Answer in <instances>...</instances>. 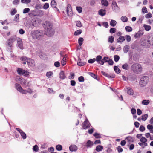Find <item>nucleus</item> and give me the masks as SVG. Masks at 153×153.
<instances>
[{
	"label": "nucleus",
	"instance_id": "680f3d73",
	"mask_svg": "<svg viewBox=\"0 0 153 153\" xmlns=\"http://www.w3.org/2000/svg\"><path fill=\"white\" fill-rule=\"evenodd\" d=\"M116 29L114 28H112L110 30V33L111 34L114 33L116 31Z\"/></svg>",
	"mask_w": 153,
	"mask_h": 153
},
{
	"label": "nucleus",
	"instance_id": "f704fd0d",
	"mask_svg": "<svg viewBox=\"0 0 153 153\" xmlns=\"http://www.w3.org/2000/svg\"><path fill=\"white\" fill-rule=\"evenodd\" d=\"M126 31L128 32H130L132 30V29L131 27L129 26H127L125 27Z\"/></svg>",
	"mask_w": 153,
	"mask_h": 153
},
{
	"label": "nucleus",
	"instance_id": "37998d69",
	"mask_svg": "<svg viewBox=\"0 0 153 153\" xmlns=\"http://www.w3.org/2000/svg\"><path fill=\"white\" fill-rule=\"evenodd\" d=\"M82 31L81 30H78L75 31L74 33V35H78L80 34L82 32Z\"/></svg>",
	"mask_w": 153,
	"mask_h": 153
},
{
	"label": "nucleus",
	"instance_id": "473e14b6",
	"mask_svg": "<svg viewBox=\"0 0 153 153\" xmlns=\"http://www.w3.org/2000/svg\"><path fill=\"white\" fill-rule=\"evenodd\" d=\"M149 100H145L142 101V104L143 105H146L149 104Z\"/></svg>",
	"mask_w": 153,
	"mask_h": 153
},
{
	"label": "nucleus",
	"instance_id": "13d9d810",
	"mask_svg": "<svg viewBox=\"0 0 153 153\" xmlns=\"http://www.w3.org/2000/svg\"><path fill=\"white\" fill-rule=\"evenodd\" d=\"M114 61L116 62H118L120 59L119 56L117 55H114Z\"/></svg>",
	"mask_w": 153,
	"mask_h": 153
},
{
	"label": "nucleus",
	"instance_id": "39448f33",
	"mask_svg": "<svg viewBox=\"0 0 153 153\" xmlns=\"http://www.w3.org/2000/svg\"><path fill=\"white\" fill-rule=\"evenodd\" d=\"M15 85L16 89L22 94H25L27 93H28L30 94L32 93L33 92L32 90L30 88H28L27 90H26L23 89L19 84L16 83Z\"/></svg>",
	"mask_w": 153,
	"mask_h": 153
},
{
	"label": "nucleus",
	"instance_id": "6ab92c4d",
	"mask_svg": "<svg viewBox=\"0 0 153 153\" xmlns=\"http://www.w3.org/2000/svg\"><path fill=\"white\" fill-rule=\"evenodd\" d=\"M125 40V38L124 36H120L117 39V42L120 43H122Z\"/></svg>",
	"mask_w": 153,
	"mask_h": 153
},
{
	"label": "nucleus",
	"instance_id": "4468645a",
	"mask_svg": "<svg viewBox=\"0 0 153 153\" xmlns=\"http://www.w3.org/2000/svg\"><path fill=\"white\" fill-rule=\"evenodd\" d=\"M35 22L36 21L34 22L31 21L29 22L26 23V26L27 27L31 28V29H33L34 28V27H35L34 22Z\"/></svg>",
	"mask_w": 153,
	"mask_h": 153
},
{
	"label": "nucleus",
	"instance_id": "f257e3e1",
	"mask_svg": "<svg viewBox=\"0 0 153 153\" xmlns=\"http://www.w3.org/2000/svg\"><path fill=\"white\" fill-rule=\"evenodd\" d=\"M31 36L33 41H37L41 40L43 37V34L39 30H33L30 33Z\"/></svg>",
	"mask_w": 153,
	"mask_h": 153
},
{
	"label": "nucleus",
	"instance_id": "aec40b11",
	"mask_svg": "<svg viewBox=\"0 0 153 153\" xmlns=\"http://www.w3.org/2000/svg\"><path fill=\"white\" fill-rule=\"evenodd\" d=\"M17 45L19 48L21 49H23V42L21 39H19L17 41Z\"/></svg>",
	"mask_w": 153,
	"mask_h": 153
},
{
	"label": "nucleus",
	"instance_id": "79ce46f5",
	"mask_svg": "<svg viewBox=\"0 0 153 153\" xmlns=\"http://www.w3.org/2000/svg\"><path fill=\"white\" fill-rule=\"evenodd\" d=\"M27 82V80H25L22 78L20 83L21 84H22L23 85H26Z\"/></svg>",
	"mask_w": 153,
	"mask_h": 153
},
{
	"label": "nucleus",
	"instance_id": "e2e57ef3",
	"mask_svg": "<svg viewBox=\"0 0 153 153\" xmlns=\"http://www.w3.org/2000/svg\"><path fill=\"white\" fill-rule=\"evenodd\" d=\"M35 8L37 9H41L42 8V5L39 4H37L35 6Z\"/></svg>",
	"mask_w": 153,
	"mask_h": 153
},
{
	"label": "nucleus",
	"instance_id": "9d476101",
	"mask_svg": "<svg viewBox=\"0 0 153 153\" xmlns=\"http://www.w3.org/2000/svg\"><path fill=\"white\" fill-rule=\"evenodd\" d=\"M90 124L88 120L86 118L85 121L82 124V127L84 129H86L90 127Z\"/></svg>",
	"mask_w": 153,
	"mask_h": 153
},
{
	"label": "nucleus",
	"instance_id": "a18cd8bd",
	"mask_svg": "<svg viewBox=\"0 0 153 153\" xmlns=\"http://www.w3.org/2000/svg\"><path fill=\"white\" fill-rule=\"evenodd\" d=\"M62 146L61 145L58 144L56 146V149L59 151H61L62 150Z\"/></svg>",
	"mask_w": 153,
	"mask_h": 153
},
{
	"label": "nucleus",
	"instance_id": "dca6fc26",
	"mask_svg": "<svg viewBox=\"0 0 153 153\" xmlns=\"http://www.w3.org/2000/svg\"><path fill=\"white\" fill-rule=\"evenodd\" d=\"M69 149L71 152H76L77 150L78 147L75 145H72L70 146Z\"/></svg>",
	"mask_w": 153,
	"mask_h": 153
},
{
	"label": "nucleus",
	"instance_id": "052dcab7",
	"mask_svg": "<svg viewBox=\"0 0 153 153\" xmlns=\"http://www.w3.org/2000/svg\"><path fill=\"white\" fill-rule=\"evenodd\" d=\"M78 80L79 82H83L84 81V78L82 76L79 77L78 78Z\"/></svg>",
	"mask_w": 153,
	"mask_h": 153
},
{
	"label": "nucleus",
	"instance_id": "ddd939ff",
	"mask_svg": "<svg viewBox=\"0 0 153 153\" xmlns=\"http://www.w3.org/2000/svg\"><path fill=\"white\" fill-rule=\"evenodd\" d=\"M67 12L68 15L71 16L72 14V11L71 5L70 4H68L67 7Z\"/></svg>",
	"mask_w": 153,
	"mask_h": 153
},
{
	"label": "nucleus",
	"instance_id": "6e6d98bb",
	"mask_svg": "<svg viewBox=\"0 0 153 153\" xmlns=\"http://www.w3.org/2000/svg\"><path fill=\"white\" fill-rule=\"evenodd\" d=\"M30 11V9L29 8H25L23 9V13L26 14L28 13Z\"/></svg>",
	"mask_w": 153,
	"mask_h": 153
},
{
	"label": "nucleus",
	"instance_id": "69168bd1",
	"mask_svg": "<svg viewBox=\"0 0 153 153\" xmlns=\"http://www.w3.org/2000/svg\"><path fill=\"white\" fill-rule=\"evenodd\" d=\"M142 12L143 13H147V10L146 8L145 7H144L142 9Z\"/></svg>",
	"mask_w": 153,
	"mask_h": 153
},
{
	"label": "nucleus",
	"instance_id": "2eb2a0df",
	"mask_svg": "<svg viewBox=\"0 0 153 153\" xmlns=\"http://www.w3.org/2000/svg\"><path fill=\"white\" fill-rule=\"evenodd\" d=\"M102 57L100 55H98L96 57V59H95V61H96L97 63L100 65H103L104 62L102 61Z\"/></svg>",
	"mask_w": 153,
	"mask_h": 153
},
{
	"label": "nucleus",
	"instance_id": "20e7f679",
	"mask_svg": "<svg viewBox=\"0 0 153 153\" xmlns=\"http://www.w3.org/2000/svg\"><path fill=\"white\" fill-rule=\"evenodd\" d=\"M52 24L48 22L46 23L45 26V29L46 30V34L49 36H52L54 34L53 30L52 28Z\"/></svg>",
	"mask_w": 153,
	"mask_h": 153
},
{
	"label": "nucleus",
	"instance_id": "72a5a7b5",
	"mask_svg": "<svg viewBox=\"0 0 153 153\" xmlns=\"http://www.w3.org/2000/svg\"><path fill=\"white\" fill-rule=\"evenodd\" d=\"M139 145L142 148H144L145 147L147 146V143H141V142H139L138 143Z\"/></svg>",
	"mask_w": 153,
	"mask_h": 153
},
{
	"label": "nucleus",
	"instance_id": "ea45409f",
	"mask_svg": "<svg viewBox=\"0 0 153 153\" xmlns=\"http://www.w3.org/2000/svg\"><path fill=\"white\" fill-rule=\"evenodd\" d=\"M140 141L141 142V143H146V142H147V139L144 137H142L141 138L140 140Z\"/></svg>",
	"mask_w": 153,
	"mask_h": 153
},
{
	"label": "nucleus",
	"instance_id": "2f4dec72",
	"mask_svg": "<svg viewBox=\"0 0 153 153\" xmlns=\"http://www.w3.org/2000/svg\"><path fill=\"white\" fill-rule=\"evenodd\" d=\"M121 20L123 22H126L128 20V19L127 17L125 16H122L120 18Z\"/></svg>",
	"mask_w": 153,
	"mask_h": 153
},
{
	"label": "nucleus",
	"instance_id": "a19ab883",
	"mask_svg": "<svg viewBox=\"0 0 153 153\" xmlns=\"http://www.w3.org/2000/svg\"><path fill=\"white\" fill-rule=\"evenodd\" d=\"M49 7V4L48 3H46L43 6L42 8L45 10L48 9Z\"/></svg>",
	"mask_w": 153,
	"mask_h": 153
},
{
	"label": "nucleus",
	"instance_id": "5701e85b",
	"mask_svg": "<svg viewBox=\"0 0 153 153\" xmlns=\"http://www.w3.org/2000/svg\"><path fill=\"white\" fill-rule=\"evenodd\" d=\"M85 64V61L82 60L79 58L78 61L77 62V65L79 66H82L84 65Z\"/></svg>",
	"mask_w": 153,
	"mask_h": 153
},
{
	"label": "nucleus",
	"instance_id": "a878e982",
	"mask_svg": "<svg viewBox=\"0 0 153 153\" xmlns=\"http://www.w3.org/2000/svg\"><path fill=\"white\" fill-rule=\"evenodd\" d=\"M101 2L103 5L106 7L108 5V2L107 0H101Z\"/></svg>",
	"mask_w": 153,
	"mask_h": 153
},
{
	"label": "nucleus",
	"instance_id": "338daca9",
	"mask_svg": "<svg viewBox=\"0 0 153 153\" xmlns=\"http://www.w3.org/2000/svg\"><path fill=\"white\" fill-rule=\"evenodd\" d=\"M145 127L143 125H141L140 126L139 130L141 132H143L145 130Z\"/></svg>",
	"mask_w": 153,
	"mask_h": 153
},
{
	"label": "nucleus",
	"instance_id": "1a4fd4ad",
	"mask_svg": "<svg viewBox=\"0 0 153 153\" xmlns=\"http://www.w3.org/2000/svg\"><path fill=\"white\" fill-rule=\"evenodd\" d=\"M82 145L83 146L86 147L88 148H91L93 145L94 143L90 140H88L85 143H83Z\"/></svg>",
	"mask_w": 153,
	"mask_h": 153
},
{
	"label": "nucleus",
	"instance_id": "c9c22d12",
	"mask_svg": "<svg viewBox=\"0 0 153 153\" xmlns=\"http://www.w3.org/2000/svg\"><path fill=\"white\" fill-rule=\"evenodd\" d=\"M51 5L53 8H55L56 7V3L55 1L54 0L52 1L51 3Z\"/></svg>",
	"mask_w": 153,
	"mask_h": 153
},
{
	"label": "nucleus",
	"instance_id": "8fccbe9b",
	"mask_svg": "<svg viewBox=\"0 0 153 153\" xmlns=\"http://www.w3.org/2000/svg\"><path fill=\"white\" fill-rule=\"evenodd\" d=\"M109 58L108 57L105 56L103 57V59H102V61L104 62H107Z\"/></svg>",
	"mask_w": 153,
	"mask_h": 153
},
{
	"label": "nucleus",
	"instance_id": "4c0bfd02",
	"mask_svg": "<svg viewBox=\"0 0 153 153\" xmlns=\"http://www.w3.org/2000/svg\"><path fill=\"white\" fill-rule=\"evenodd\" d=\"M148 117V115L147 114H146L144 115H143L142 116V120L144 121H146Z\"/></svg>",
	"mask_w": 153,
	"mask_h": 153
},
{
	"label": "nucleus",
	"instance_id": "cd10ccee",
	"mask_svg": "<svg viewBox=\"0 0 153 153\" xmlns=\"http://www.w3.org/2000/svg\"><path fill=\"white\" fill-rule=\"evenodd\" d=\"M103 149V147L102 146L99 145L96 147L95 150L97 152H100Z\"/></svg>",
	"mask_w": 153,
	"mask_h": 153
},
{
	"label": "nucleus",
	"instance_id": "a211bd4d",
	"mask_svg": "<svg viewBox=\"0 0 153 153\" xmlns=\"http://www.w3.org/2000/svg\"><path fill=\"white\" fill-rule=\"evenodd\" d=\"M143 32L141 30H139V31L134 35V37L135 38H138L142 35L143 34Z\"/></svg>",
	"mask_w": 153,
	"mask_h": 153
},
{
	"label": "nucleus",
	"instance_id": "9b49d317",
	"mask_svg": "<svg viewBox=\"0 0 153 153\" xmlns=\"http://www.w3.org/2000/svg\"><path fill=\"white\" fill-rule=\"evenodd\" d=\"M112 7L113 10L115 12H117L119 11V8L116 2L114 1H113L112 2Z\"/></svg>",
	"mask_w": 153,
	"mask_h": 153
},
{
	"label": "nucleus",
	"instance_id": "423d86ee",
	"mask_svg": "<svg viewBox=\"0 0 153 153\" xmlns=\"http://www.w3.org/2000/svg\"><path fill=\"white\" fill-rule=\"evenodd\" d=\"M149 80V78L147 76H142L140 79L139 84L140 87H143L147 84Z\"/></svg>",
	"mask_w": 153,
	"mask_h": 153
},
{
	"label": "nucleus",
	"instance_id": "f8f14e48",
	"mask_svg": "<svg viewBox=\"0 0 153 153\" xmlns=\"http://www.w3.org/2000/svg\"><path fill=\"white\" fill-rule=\"evenodd\" d=\"M16 129L20 133L21 137L23 139H25L26 138L27 136L26 134L22 130L18 128H16Z\"/></svg>",
	"mask_w": 153,
	"mask_h": 153
},
{
	"label": "nucleus",
	"instance_id": "e433bc0d",
	"mask_svg": "<svg viewBox=\"0 0 153 153\" xmlns=\"http://www.w3.org/2000/svg\"><path fill=\"white\" fill-rule=\"evenodd\" d=\"M114 69L116 73L119 74L120 72V70L118 68L117 66H115L114 67Z\"/></svg>",
	"mask_w": 153,
	"mask_h": 153
},
{
	"label": "nucleus",
	"instance_id": "4be33fe9",
	"mask_svg": "<svg viewBox=\"0 0 153 153\" xmlns=\"http://www.w3.org/2000/svg\"><path fill=\"white\" fill-rule=\"evenodd\" d=\"M98 13L99 15L101 16H104L106 14V10L104 9H100L98 11Z\"/></svg>",
	"mask_w": 153,
	"mask_h": 153
},
{
	"label": "nucleus",
	"instance_id": "58836bf2",
	"mask_svg": "<svg viewBox=\"0 0 153 153\" xmlns=\"http://www.w3.org/2000/svg\"><path fill=\"white\" fill-rule=\"evenodd\" d=\"M88 74L94 78L95 79H97V76L94 73L92 72H88Z\"/></svg>",
	"mask_w": 153,
	"mask_h": 153
},
{
	"label": "nucleus",
	"instance_id": "864d4df0",
	"mask_svg": "<svg viewBox=\"0 0 153 153\" xmlns=\"http://www.w3.org/2000/svg\"><path fill=\"white\" fill-rule=\"evenodd\" d=\"M93 136L96 138H100L101 137L100 134L98 133H96L94 134Z\"/></svg>",
	"mask_w": 153,
	"mask_h": 153
},
{
	"label": "nucleus",
	"instance_id": "c03bdc74",
	"mask_svg": "<svg viewBox=\"0 0 153 153\" xmlns=\"http://www.w3.org/2000/svg\"><path fill=\"white\" fill-rule=\"evenodd\" d=\"M83 41V39L82 37H80L78 40V43L80 46H81L82 44V42Z\"/></svg>",
	"mask_w": 153,
	"mask_h": 153
},
{
	"label": "nucleus",
	"instance_id": "774afa93",
	"mask_svg": "<svg viewBox=\"0 0 153 153\" xmlns=\"http://www.w3.org/2000/svg\"><path fill=\"white\" fill-rule=\"evenodd\" d=\"M150 40V42L153 48V34L151 36L150 40Z\"/></svg>",
	"mask_w": 153,
	"mask_h": 153
},
{
	"label": "nucleus",
	"instance_id": "6e6552de",
	"mask_svg": "<svg viewBox=\"0 0 153 153\" xmlns=\"http://www.w3.org/2000/svg\"><path fill=\"white\" fill-rule=\"evenodd\" d=\"M140 44L142 46L147 48H149L151 46L149 40L146 41L144 39L140 42Z\"/></svg>",
	"mask_w": 153,
	"mask_h": 153
},
{
	"label": "nucleus",
	"instance_id": "bf43d9fd",
	"mask_svg": "<svg viewBox=\"0 0 153 153\" xmlns=\"http://www.w3.org/2000/svg\"><path fill=\"white\" fill-rule=\"evenodd\" d=\"M8 40L12 43H13L16 40V37H13L9 39Z\"/></svg>",
	"mask_w": 153,
	"mask_h": 153
},
{
	"label": "nucleus",
	"instance_id": "bb28decb",
	"mask_svg": "<svg viewBox=\"0 0 153 153\" xmlns=\"http://www.w3.org/2000/svg\"><path fill=\"white\" fill-rule=\"evenodd\" d=\"M117 22L114 20L111 19L110 22V25L112 27H114L116 25Z\"/></svg>",
	"mask_w": 153,
	"mask_h": 153
},
{
	"label": "nucleus",
	"instance_id": "3c124183",
	"mask_svg": "<svg viewBox=\"0 0 153 153\" xmlns=\"http://www.w3.org/2000/svg\"><path fill=\"white\" fill-rule=\"evenodd\" d=\"M126 139L129 142H133L134 141L133 138L130 136L126 137Z\"/></svg>",
	"mask_w": 153,
	"mask_h": 153
},
{
	"label": "nucleus",
	"instance_id": "0e129e2a",
	"mask_svg": "<svg viewBox=\"0 0 153 153\" xmlns=\"http://www.w3.org/2000/svg\"><path fill=\"white\" fill-rule=\"evenodd\" d=\"M76 25L77 27H82L81 23L80 21H77L76 22Z\"/></svg>",
	"mask_w": 153,
	"mask_h": 153
},
{
	"label": "nucleus",
	"instance_id": "4d7b16f0",
	"mask_svg": "<svg viewBox=\"0 0 153 153\" xmlns=\"http://www.w3.org/2000/svg\"><path fill=\"white\" fill-rule=\"evenodd\" d=\"M31 1V0H21V2L23 3L28 4Z\"/></svg>",
	"mask_w": 153,
	"mask_h": 153
},
{
	"label": "nucleus",
	"instance_id": "7ed1b4c3",
	"mask_svg": "<svg viewBox=\"0 0 153 153\" xmlns=\"http://www.w3.org/2000/svg\"><path fill=\"white\" fill-rule=\"evenodd\" d=\"M20 59L23 64H25L27 62L29 66L34 67L35 65V62L32 59L28 58L26 56H23L21 57Z\"/></svg>",
	"mask_w": 153,
	"mask_h": 153
},
{
	"label": "nucleus",
	"instance_id": "393cba45",
	"mask_svg": "<svg viewBox=\"0 0 153 153\" xmlns=\"http://www.w3.org/2000/svg\"><path fill=\"white\" fill-rule=\"evenodd\" d=\"M130 47L128 45L125 46L123 48V51L124 53H127L129 51Z\"/></svg>",
	"mask_w": 153,
	"mask_h": 153
},
{
	"label": "nucleus",
	"instance_id": "603ef678",
	"mask_svg": "<svg viewBox=\"0 0 153 153\" xmlns=\"http://www.w3.org/2000/svg\"><path fill=\"white\" fill-rule=\"evenodd\" d=\"M33 151L36 152L38 151L39 150V147L37 145H35L34 146L33 148Z\"/></svg>",
	"mask_w": 153,
	"mask_h": 153
},
{
	"label": "nucleus",
	"instance_id": "09e8293b",
	"mask_svg": "<svg viewBox=\"0 0 153 153\" xmlns=\"http://www.w3.org/2000/svg\"><path fill=\"white\" fill-rule=\"evenodd\" d=\"M53 73L51 71L48 72L46 73V76L48 78L51 77V76L53 74Z\"/></svg>",
	"mask_w": 153,
	"mask_h": 153
},
{
	"label": "nucleus",
	"instance_id": "49530a36",
	"mask_svg": "<svg viewBox=\"0 0 153 153\" xmlns=\"http://www.w3.org/2000/svg\"><path fill=\"white\" fill-rule=\"evenodd\" d=\"M116 149L119 153L122 152L123 151V149L120 146H118L117 147Z\"/></svg>",
	"mask_w": 153,
	"mask_h": 153
},
{
	"label": "nucleus",
	"instance_id": "c756f323",
	"mask_svg": "<svg viewBox=\"0 0 153 153\" xmlns=\"http://www.w3.org/2000/svg\"><path fill=\"white\" fill-rule=\"evenodd\" d=\"M114 37L113 36H111L109 37L108 39V42L112 43L114 42Z\"/></svg>",
	"mask_w": 153,
	"mask_h": 153
},
{
	"label": "nucleus",
	"instance_id": "0eeeda50",
	"mask_svg": "<svg viewBox=\"0 0 153 153\" xmlns=\"http://www.w3.org/2000/svg\"><path fill=\"white\" fill-rule=\"evenodd\" d=\"M17 72L19 75H23L25 76H28L30 74V73L27 71L25 70L22 68H18Z\"/></svg>",
	"mask_w": 153,
	"mask_h": 153
},
{
	"label": "nucleus",
	"instance_id": "7c9ffc66",
	"mask_svg": "<svg viewBox=\"0 0 153 153\" xmlns=\"http://www.w3.org/2000/svg\"><path fill=\"white\" fill-rule=\"evenodd\" d=\"M143 27L144 28L145 30L147 31H149L151 29V27L150 26L146 24L144 25Z\"/></svg>",
	"mask_w": 153,
	"mask_h": 153
},
{
	"label": "nucleus",
	"instance_id": "412c9836",
	"mask_svg": "<svg viewBox=\"0 0 153 153\" xmlns=\"http://www.w3.org/2000/svg\"><path fill=\"white\" fill-rule=\"evenodd\" d=\"M59 78L62 80H64L66 78V76L65 75L64 71H61L59 73Z\"/></svg>",
	"mask_w": 153,
	"mask_h": 153
},
{
	"label": "nucleus",
	"instance_id": "c85d7f7f",
	"mask_svg": "<svg viewBox=\"0 0 153 153\" xmlns=\"http://www.w3.org/2000/svg\"><path fill=\"white\" fill-rule=\"evenodd\" d=\"M127 93L130 95H133L134 93L133 90L130 87L127 88Z\"/></svg>",
	"mask_w": 153,
	"mask_h": 153
},
{
	"label": "nucleus",
	"instance_id": "f03ea898",
	"mask_svg": "<svg viewBox=\"0 0 153 153\" xmlns=\"http://www.w3.org/2000/svg\"><path fill=\"white\" fill-rule=\"evenodd\" d=\"M131 70L134 74H140L142 71L143 68L140 64L135 63L131 65Z\"/></svg>",
	"mask_w": 153,
	"mask_h": 153
},
{
	"label": "nucleus",
	"instance_id": "b1692460",
	"mask_svg": "<svg viewBox=\"0 0 153 153\" xmlns=\"http://www.w3.org/2000/svg\"><path fill=\"white\" fill-rule=\"evenodd\" d=\"M122 68L126 70H128L129 69V66L127 63H126L122 66Z\"/></svg>",
	"mask_w": 153,
	"mask_h": 153
},
{
	"label": "nucleus",
	"instance_id": "de8ad7c7",
	"mask_svg": "<svg viewBox=\"0 0 153 153\" xmlns=\"http://www.w3.org/2000/svg\"><path fill=\"white\" fill-rule=\"evenodd\" d=\"M19 14H16L15 16V18H14V21L18 22H19Z\"/></svg>",
	"mask_w": 153,
	"mask_h": 153
},
{
	"label": "nucleus",
	"instance_id": "5fc2aeb1",
	"mask_svg": "<svg viewBox=\"0 0 153 153\" xmlns=\"http://www.w3.org/2000/svg\"><path fill=\"white\" fill-rule=\"evenodd\" d=\"M76 9L77 11L79 13H80L82 11V8L79 6V7H76Z\"/></svg>",
	"mask_w": 153,
	"mask_h": 153
},
{
	"label": "nucleus",
	"instance_id": "f3484780",
	"mask_svg": "<svg viewBox=\"0 0 153 153\" xmlns=\"http://www.w3.org/2000/svg\"><path fill=\"white\" fill-rule=\"evenodd\" d=\"M101 73L103 75L108 78H114L115 77V75H114L110 74H109L103 71H101Z\"/></svg>",
	"mask_w": 153,
	"mask_h": 153
}]
</instances>
